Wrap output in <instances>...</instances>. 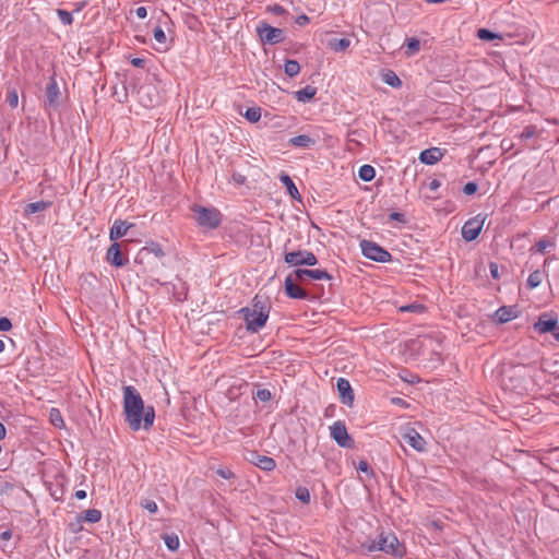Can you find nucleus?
<instances>
[{"label":"nucleus","instance_id":"obj_62","mask_svg":"<svg viewBox=\"0 0 559 559\" xmlns=\"http://www.w3.org/2000/svg\"><path fill=\"white\" fill-rule=\"evenodd\" d=\"M5 437V427L3 424L0 423V440L4 439Z\"/></svg>","mask_w":559,"mask_h":559},{"label":"nucleus","instance_id":"obj_51","mask_svg":"<svg viewBox=\"0 0 559 559\" xmlns=\"http://www.w3.org/2000/svg\"><path fill=\"white\" fill-rule=\"evenodd\" d=\"M390 218L393 219V221H396L399 223H403V224L406 223L405 215L403 213H400V212L391 213L390 214Z\"/></svg>","mask_w":559,"mask_h":559},{"label":"nucleus","instance_id":"obj_9","mask_svg":"<svg viewBox=\"0 0 559 559\" xmlns=\"http://www.w3.org/2000/svg\"><path fill=\"white\" fill-rule=\"evenodd\" d=\"M330 435L342 448L352 449L355 445L354 439L348 435L345 424L341 420L335 421L330 427Z\"/></svg>","mask_w":559,"mask_h":559},{"label":"nucleus","instance_id":"obj_57","mask_svg":"<svg viewBox=\"0 0 559 559\" xmlns=\"http://www.w3.org/2000/svg\"><path fill=\"white\" fill-rule=\"evenodd\" d=\"M357 468L361 472L367 473L369 471V464L367 461L361 460L359 461Z\"/></svg>","mask_w":559,"mask_h":559},{"label":"nucleus","instance_id":"obj_32","mask_svg":"<svg viewBox=\"0 0 559 559\" xmlns=\"http://www.w3.org/2000/svg\"><path fill=\"white\" fill-rule=\"evenodd\" d=\"M284 71L288 76L293 78L299 73L300 66L296 60H286Z\"/></svg>","mask_w":559,"mask_h":559},{"label":"nucleus","instance_id":"obj_2","mask_svg":"<svg viewBox=\"0 0 559 559\" xmlns=\"http://www.w3.org/2000/svg\"><path fill=\"white\" fill-rule=\"evenodd\" d=\"M271 310V305L265 296L255 295L250 307H243L239 310L242 316L246 328L251 333L259 332L266 323Z\"/></svg>","mask_w":559,"mask_h":559},{"label":"nucleus","instance_id":"obj_35","mask_svg":"<svg viewBox=\"0 0 559 559\" xmlns=\"http://www.w3.org/2000/svg\"><path fill=\"white\" fill-rule=\"evenodd\" d=\"M383 81L392 87H399L402 84L400 78L393 71H388L383 75Z\"/></svg>","mask_w":559,"mask_h":559},{"label":"nucleus","instance_id":"obj_47","mask_svg":"<svg viewBox=\"0 0 559 559\" xmlns=\"http://www.w3.org/2000/svg\"><path fill=\"white\" fill-rule=\"evenodd\" d=\"M478 189V185L474 181H469L465 183L463 187V192L467 195L474 194Z\"/></svg>","mask_w":559,"mask_h":559},{"label":"nucleus","instance_id":"obj_3","mask_svg":"<svg viewBox=\"0 0 559 559\" xmlns=\"http://www.w3.org/2000/svg\"><path fill=\"white\" fill-rule=\"evenodd\" d=\"M366 548L369 552L380 550L395 557H403L405 554L403 545L399 542L397 537L392 533H381L379 535V540L371 542L366 546Z\"/></svg>","mask_w":559,"mask_h":559},{"label":"nucleus","instance_id":"obj_20","mask_svg":"<svg viewBox=\"0 0 559 559\" xmlns=\"http://www.w3.org/2000/svg\"><path fill=\"white\" fill-rule=\"evenodd\" d=\"M518 310L515 307L502 306L495 312V320L498 323H507L518 317Z\"/></svg>","mask_w":559,"mask_h":559},{"label":"nucleus","instance_id":"obj_43","mask_svg":"<svg viewBox=\"0 0 559 559\" xmlns=\"http://www.w3.org/2000/svg\"><path fill=\"white\" fill-rule=\"evenodd\" d=\"M477 35L483 40H492L498 37L495 33L486 28H479Z\"/></svg>","mask_w":559,"mask_h":559},{"label":"nucleus","instance_id":"obj_30","mask_svg":"<svg viewBox=\"0 0 559 559\" xmlns=\"http://www.w3.org/2000/svg\"><path fill=\"white\" fill-rule=\"evenodd\" d=\"M405 46H406L405 55L411 57L419 51L420 41L416 37H411V38L406 39Z\"/></svg>","mask_w":559,"mask_h":559},{"label":"nucleus","instance_id":"obj_41","mask_svg":"<svg viewBox=\"0 0 559 559\" xmlns=\"http://www.w3.org/2000/svg\"><path fill=\"white\" fill-rule=\"evenodd\" d=\"M50 421L55 427L60 428L63 425V419L60 412L57 408L50 411Z\"/></svg>","mask_w":559,"mask_h":559},{"label":"nucleus","instance_id":"obj_23","mask_svg":"<svg viewBox=\"0 0 559 559\" xmlns=\"http://www.w3.org/2000/svg\"><path fill=\"white\" fill-rule=\"evenodd\" d=\"M102 519V512L98 509H88L78 515L79 522L97 523Z\"/></svg>","mask_w":559,"mask_h":559},{"label":"nucleus","instance_id":"obj_7","mask_svg":"<svg viewBox=\"0 0 559 559\" xmlns=\"http://www.w3.org/2000/svg\"><path fill=\"white\" fill-rule=\"evenodd\" d=\"M284 261L290 266H313L318 263L316 254L308 250H297L287 252L284 255Z\"/></svg>","mask_w":559,"mask_h":559},{"label":"nucleus","instance_id":"obj_29","mask_svg":"<svg viewBox=\"0 0 559 559\" xmlns=\"http://www.w3.org/2000/svg\"><path fill=\"white\" fill-rule=\"evenodd\" d=\"M358 176L362 181L369 182L376 176V169L371 165H362L359 168Z\"/></svg>","mask_w":559,"mask_h":559},{"label":"nucleus","instance_id":"obj_25","mask_svg":"<svg viewBox=\"0 0 559 559\" xmlns=\"http://www.w3.org/2000/svg\"><path fill=\"white\" fill-rule=\"evenodd\" d=\"M51 204L52 203L50 201H37V202L28 203L24 207V214L32 215V214H35L38 212H44L47 209H49L51 206Z\"/></svg>","mask_w":559,"mask_h":559},{"label":"nucleus","instance_id":"obj_59","mask_svg":"<svg viewBox=\"0 0 559 559\" xmlns=\"http://www.w3.org/2000/svg\"><path fill=\"white\" fill-rule=\"evenodd\" d=\"M440 187V181L438 179H432L429 182V189L430 190H437Z\"/></svg>","mask_w":559,"mask_h":559},{"label":"nucleus","instance_id":"obj_55","mask_svg":"<svg viewBox=\"0 0 559 559\" xmlns=\"http://www.w3.org/2000/svg\"><path fill=\"white\" fill-rule=\"evenodd\" d=\"M135 14L139 19H145L147 15V10L144 7H138L135 10Z\"/></svg>","mask_w":559,"mask_h":559},{"label":"nucleus","instance_id":"obj_63","mask_svg":"<svg viewBox=\"0 0 559 559\" xmlns=\"http://www.w3.org/2000/svg\"><path fill=\"white\" fill-rule=\"evenodd\" d=\"M392 403L397 404V405H403V404H405V401L400 397H394V399H392Z\"/></svg>","mask_w":559,"mask_h":559},{"label":"nucleus","instance_id":"obj_28","mask_svg":"<svg viewBox=\"0 0 559 559\" xmlns=\"http://www.w3.org/2000/svg\"><path fill=\"white\" fill-rule=\"evenodd\" d=\"M543 277H544V274L542 271L536 270V271L532 272L528 275L527 281H526L527 288L534 289V288L538 287L543 281Z\"/></svg>","mask_w":559,"mask_h":559},{"label":"nucleus","instance_id":"obj_22","mask_svg":"<svg viewBox=\"0 0 559 559\" xmlns=\"http://www.w3.org/2000/svg\"><path fill=\"white\" fill-rule=\"evenodd\" d=\"M288 144L290 146L307 148L313 146L316 144V140L307 134H299L297 136L290 138L288 140Z\"/></svg>","mask_w":559,"mask_h":559},{"label":"nucleus","instance_id":"obj_13","mask_svg":"<svg viewBox=\"0 0 559 559\" xmlns=\"http://www.w3.org/2000/svg\"><path fill=\"white\" fill-rule=\"evenodd\" d=\"M296 281L305 283L307 278L314 281L332 280V275L324 270L297 269L294 271Z\"/></svg>","mask_w":559,"mask_h":559},{"label":"nucleus","instance_id":"obj_4","mask_svg":"<svg viewBox=\"0 0 559 559\" xmlns=\"http://www.w3.org/2000/svg\"><path fill=\"white\" fill-rule=\"evenodd\" d=\"M195 222L207 228H216L222 222L221 212L216 209H209L201 205H193L191 207Z\"/></svg>","mask_w":559,"mask_h":559},{"label":"nucleus","instance_id":"obj_6","mask_svg":"<svg viewBox=\"0 0 559 559\" xmlns=\"http://www.w3.org/2000/svg\"><path fill=\"white\" fill-rule=\"evenodd\" d=\"M257 33L263 44L275 45L285 39L284 31L271 26L266 22H260L257 26Z\"/></svg>","mask_w":559,"mask_h":559},{"label":"nucleus","instance_id":"obj_11","mask_svg":"<svg viewBox=\"0 0 559 559\" xmlns=\"http://www.w3.org/2000/svg\"><path fill=\"white\" fill-rule=\"evenodd\" d=\"M248 462L259 467L264 472H271L276 467V462L273 457L267 455H262L257 451H250L248 456L246 457Z\"/></svg>","mask_w":559,"mask_h":559},{"label":"nucleus","instance_id":"obj_50","mask_svg":"<svg viewBox=\"0 0 559 559\" xmlns=\"http://www.w3.org/2000/svg\"><path fill=\"white\" fill-rule=\"evenodd\" d=\"M231 178H233V181L239 186L243 185L247 179L246 176L240 173H234Z\"/></svg>","mask_w":559,"mask_h":559},{"label":"nucleus","instance_id":"obj_58","mask_svg":"<svg viewBox=\"0 0 559 559\" xmlns=\"http://www.w3.org/2000/svg\"><path fill=\"white\" fill-rule=\"evenodd\" d=\"M490 273H491V276L493 278H498L499 277V273H498V265L496 263H490Z\"/></svg>","mask_w":559,"mask_h":559},{"label":"nucleus","instance_id":"obj_54","mask_svg":"<svg viewBox=\"0 0 559 559\" xmlns=\"http://www.w3.org/2000/svg\"><path fill=\"white\" fill-rule=\"evenodd\" d=\"M402 311H421L424 310V306L421 305H411V306H406V307H402L401 308Z\"/></svg>","mask_w":559,"mask_h":559},{"label":"nucleus","instance_id":"obj_34","mask_svg":"<svg viewBox=\"0 0 559 559\" xmlns=\"http://www.w3.org/2000/svg\"><path fill=\"white\" fill-rule=\"evenodd\" d=\"M164 542H165L166 547L170 551H176L179 548V538L175 534H171V535L166 534L164 536Z\"/></svg>","mask_w":559,"mask_h":559},{"label":"nucleus","instance_id":"obj_40","mask_svg":"<svg viewBox=\"0 0 559 559\" xmlns=\"http://www.w3.org/2000/svg\"><path fill=\"white\" fill-rule=\"evenodd\" d=\"M253 397L261 402H269L272 399V393L269 389H258Z\"/></svg>","mask_w":559,"mask_h":559},{"label":"nucleus","instance_id":"obj_14","mask_svg":"<svg viewBox=\"0 0 559 559\" xmlns=\"http://www.w3.org/2000/svg\"><path fill=\"white\" fill-rule=\"evenodd\" d=\"M106 260L116 267H122L129 263L128 258L121 253L120 245L115 241L107 249Z\"/></svg>","mask_w":559,"mask_h":559},{"label":"nucleus","instance_id":"obj_27","mask_svg":"<svg viewBox=\"0 0 559 559\" xmlns=\"http://www.w3.org/2000/svg\"><path fill=\"white\" fill-rule=\"evenodd\" d=\"M349 45L350 40L347 38H333L329 40V47L336 52L345 51Z\"/></svg>","mask_w":559,"mask_h":559},{"label":"nucleus","instance_id":"obj_49","mask_svg":"<svg viewBox=\"0 0 559 559\" xmlns=\"http://www.w3.org/2000/svg\"><path fill=\"white\" fill-rule=\"evenodd\" d=\"M216 474L225 479H230L235 476V474L228 468H218Z\"/></svg>","mask_w":559,"mask_h":559},{"label":"nucleus","instance_id":"obj_18","mask_svg":"<svg viewBox=\"0 0 559 559\" xmlns=\"http://www.w3.org/2000/svg\"><path fill=\"white\" fill-rule=\"evenodd\" d=\"M285 293L294 299H306L308 297L307 292L294 283L292 275L285 278Z\"/></svg>","mask_w":559,"mask_h":559},{"label":"nucleus","instance_id":"obj_15","mask_svg":"<svg viewBox=\"0 0 559 559\" xmlns=\"http://www.w3.org/2000/svg\"><path fill=\"white\" fill-rule=\"evenodd\" d=\"M336 388L340 394L341 402L345 405L352 406L354 403V391L350 383L345 378H338Z\"/></svg>","mask_w":559,"mask_h":559},{"label":"nucleus","instance_id":"obj_46","mask_svg":"<svg viewBox=\"0 0 559 559\" xmlns=\"http://www.w3.org/2000/svg\"><path fill=\"white\" fill-rule=\"evenodd\" d=\"M153 36H154L155 40L160 44H164L166 41L165 32L163 31V28L160 26H157L154 28Z\"/></svg>","mask_w":559,"mask_h":559},{"label":"nucleus","instance_id":"obj_61","mask_svg":"<svg viewBox=\"0 0 559 559\" xmlns=\"http://www.w3.org/2000/svg\"><path fill=\"white\" fill-rule=\"evenodd\" d=\"M550 333H552L554 338L559 342V325L558 324H557L556 330L551 331Z\"/></svg>","mask_w":559,"mask_h":559},{"label":"nucleus","instance_id":"obj_45","mask_svg":"<svg viewBox=\"0 0 559 559\" xmlns=\"http://www.w3.org/2000/svg\"><path fill=\"white\" fill-rule=\"evenodd\" d=\"M552 246H555L554 242L547 240L546 238H542L536 242V249L540 253H544L548 247Z\"/></svg>","mask_w":559,"mask_h":559},{"label":"nucleus","instance_id":"obj_16","mask_svg":"<svg viewBox=\"0 0 559 559\" xmlns=\"http://www.w3.org/2000/svg\"><path fill=\"white\" fill-rule=\"evenodd\" d=\"M45 94L49 107L57 108L60 105L61 93L55 76L50 78V81L46 86Z\"/></svg>","mask_w":559,"mask_h":559},{"label":"nucleus","instance_id":"obj_5","mask_svg":"<svg viewBox=\"0 0 559 559\" xmlns=\"http://www.w3.org/2000/svg\"><path fill=\"white\" fill-rule=\"evenodd\" d=\"M360 248L364 257L372 261L384 263L392 260L391 253L373 241L364 239L360 241Z\"/></svg>","mask_w":559,"mask_h":559},{"label":"nucleus","instance_id":"obj_21","mask_svg":"<svg viewBox=\"0 0 559 559\" xmlns=\"http://www.w3.org/2000/svg\"><path fill=\"white\" fill-rule=\"evenodd\" d=\"M132 226V224H127V222L122 219L115 221L109 231L110 240L116 242V240L123 237Z\"/></svg>","mask_w":559,"mask_h":559},{"label":"nucleus","instance_id":"obj_53","mask_svg":"<svg viewBox=\"0 0 559 559\" xmlns=\"http://www.w3.org/2000/svg\"><path fill=\"white\" fill-rule=\"evenodd\" d=\"M309 17L306 15V14H301L299 16L296 17L295 22L297 25L299 26H305L309 23Z\"/></svg>","mask_w":559,"mask_h":559},{"label":"nucleus","instance_id":"obj_8","mask_svg":"<svg viewBox=\"0 0 559 559\" xmlns=\"http://www.w3.org/2000/svg\"><path fill=\"white\" fill-rule=\"evenodd\" d=\"M402 440L417 452H425L427 442L421 435L412 426L401 428Z\"/></svg>","mask_w":559,"mask_h":559},{"label":"nucleus","instance_id":"obj_26","mask_svg":"<svg viewBox=\"0 0 559 559\" xmlns=\"http://www.w3.org/2000/svg\"><path fill=\"white\" fill-rule=\"evenodd\" d=\"M317 94V88L311 85H307L304 88L295 92V97L298 102L307 103L311 100Z\"/></svg>","mask_w":559,"mask_h":559},{"label":"nucleus","instance_id":"obj_17","mask_svg":"<svg viewBox=\"0 0 559 559\" xmlns=\"http://www.w3.org/2000/svg\"><path fill=\"white\" fill-rule=\"evenodd\" d=\"M138 93L145 107H154L158 103V95L155 93V87L151 85L141 86Z\"/></svg>","mask_w":559,"mask_h":559},{"label":"nucleus","instance_id":"obj_10","mask_svg":"<svg viewBox=\"0 0 559 559\" xmlns=\"http://www.w3.org/2000/svg\"><path fill=\"white\" fill-rule=\"evenodd\" d=\"M485 219L477 215L465 222L462 227V237L466 241L475 240L481 231Z\"/></svg>","mask_w":559,"mask_h":559},{"label":"nucleus","instance_id":"obj_56","mask_svg":"<svg viewBox=\"0 0 559 559\" xmlns=\"http://www.w3.org/2000/svg\"><path fill=\"white\" fill-rule=\"evenodd\" d=\"M131 64L136 68H143L145 66V60L142 58H133L131 60Z\"/></svg>","mask_w":559,"mask_h":559},{"label":"nucleus","instance_id":"obj_60","mask_svg":"<svg viewBox=\"0 0 559 559\" xmlns=\"http://www.w3.org/2000/svg\"><path fill=\"white\" fill-rule=\"evenodd\" d=\"M75 498L82 500L86 498V491L85 490H76L75 491Z\"/></svg>","mask_w":559,"mask_h":559},{"label":"nucleus","instance_id":"obj_42","mask_svg":"<svg viewBox=\"0 0 559 559\" xmlns=\"http://www.w3.org/2000/svg\"><path fill=\"white\" fill-rule=\"evenodd\" d=\"M537 133V128L535 126H527L524 128L523 132L520 134L521 140H528L534 138Z\"/></svg>","mask_w":559,"mask_h":559},{"label":"nucleus","instance_id":"obj_31","mask_svg":"<svg viewBox=\"0 0 559 559\" xmlns=\"http://www.w3.org/2000/svg\"><path fill=\"white\" fill-rule=\"evenodd\" d=\"M141 253L154 254L157 258H162L165 255L164 250L162 249L160 245L157 242L148 243L141 250Z\"/></svg>","mask_w":559,"mask_h":559},{"label":"nucleus","instance_id":"obj_39","mask_svg":"<svg viewBox=\"0 0 559 559\" xmlns=\"http://www.w3.org/2000/svg\"><path fill=\"white\" fill-rule=\"evenodd\" d=\"M57 15H58L60 22L64 25H71L73 22V16H72L71 12H69L67 10L58 9Z\"/></svg>","mask_w":559,"mask_h":559},{"label":"nucleus","instance_id":"obj_37","mask_svg":"<svg viewBox=\"0 0 559 559\" xmlns=\"http://www.w3.org/2000/svg\"><path fill=\"white\" fill-rule=\"evenodd\" d=\"M5 102H7V104L11 108H15L17 106V104H19V94H17V91L15 88H9L8 90Z\"/></svg>","mask_w":559,"mask_h":559},{"label":"nucleus","instance_id":"obj_52","mask_svg":"<svg viewBox=\"0 0 559 559\" xmlns=\"http://www.w3.org/2000/svg\"><path fill=\"white\" fill-rule=\"evenodd\" d=\"M269 10L271 12H273L274 14L276 15H283L284 13H286L287 11L280 4H274L272 7L269 8Z\"/></svg>","mask_w":559,"mask_h":559},{"label":"nucleus","instance_id":"obj_64","mask_svg":"<svg viewBox=\"0 0 559 559\" xmlns=\"http://www.w3.org/2000/svg\"><path fill=\"white\" fill-rule=\"evenodd\" d=\"M1 538L4 539V540L11 538V532L10 531L3 532L1 534Z\"/></svg>","mask_w":559,"mask_h":559},{"label":"nucleus","instance_id":"obj_24","mask_svg":"<svg viewBox=\"0 0 559 559\" xmlns=\"http://www.w3.org/2000/svg\"><path fill=\"white\" fill-rule=\"evenodd\" d=\"M280 180L287 188L289 195L294 200H298V201L301 200V197H300V193H299L297 187L295 186L294 181L287 174H284V173L281 174Z\"/></svg>","mask_w":559,"mask_h":559},{"label":"nucleus","instance_id":"obj_33","mask_svg":"<svg viewBox=\"0 0 559 559\" xmlns=\"http://www.w3.org/2000/svg\"><path fill=\"white\" fill-rule=\"evenodd\" d=\"M245 118L254 123L258 122L261 118V108L260 107H250L245 112Z\"/></svg>","mask_w":559,"mask_h":559},{"label":"nucleus","instance_id":"obj_38","mask_svg":"<svg viewBox=\"0 0 559 559\" xmlns=\"http://www.w3.org/2000/svg\"><path fill=\"white\" fill-rule=\"evenodd\" d=\"M295 496L299 501H301L304 503L310 502V492H309L308 488H306V487H302V486L298 487L296 489Z\"/></svg>","mask_w":559,"mask_h":559},{"label":"nucleus","instance_id":"obj_44","mask_svg":"<svg viewBox=\"0 0 559 559\" xmlns=\"http://www.w3.org/2000/svg\"><path fill=\"white\" fill-rule=\"evenodd\" d=\"M141 507L147 510L150 513H156L158 508L155 501L145 499L141 502Z\"/></svg>","mask_w":559,"mask_h":559},{"label":"nucleus","instance_id":"obj_36","mask_svg":"<svg viewBox=\"0 0 559 559\" xmlns=\"http://www.w3.org/2000/svg\"><path fill=\"white\" fill-rule=\"evenodd\" d=\"M524 368H525L524 366L518 365V366H510L508 369H503L502 370L503 381L506 380V378H509L511 380L513 376H520L521 371Z\"/></svg>","mask_w":559,"mask_h":559},{"label":"nucleus","instance_id":"obj_19","mask_svg":"<svg viewBox=\"0 0 559 559\" xmlns=\"http://www.w3.org/2000/svg\"><path fill=\"white\" fill-rule=\"evenodd\" d=\"M443 157V152L439 147H430L423 151L419 160L426 165H435Z\"/></svg>","mask_w":559,"mask_h":559},{"label":"nucleus","instance_id":"obj_48","mask_svg":"<svg viewBox=\"0 0 559 559\" xmlns=\"http://www.w3.org/2000/svg\"><path fill=\"white\" fill-rule=\"evenodd\" d=\"M12 329V323L7 317L0 318V331L8 332Z\"/></svg>","mask_w":559,"mask_h":559},{"label":"nucleus","instance_id":"obj_1","mask_svg":"<svg viewBox=\"0 0 559 559\" xmlns=\"http://www.w3.org/2000/svg\"><path fill=\"white\" fill-rule=\"evenodd\" d=\"M124 420L133 431L148 430L155 419L154 407L145 406L139 391L132 385L123 386Z\"/></svg>","mask_w":559,"mask_h":559},{"label":"nucleus","instance_id":"obj_12","mask_svg":"<svg viewBox=\"0 0 559 559\" xmlns=\"http://www.w3.org/2000/svg\"><path fill=\"white\" fill-rule=\"evenodd\" d=\"M558 319L548 312L539 314L537 321L534 323V330L539 334L550 333L557 328Z\"/></svg>","mask_w":559,"mask_h":559}]
</instances>
